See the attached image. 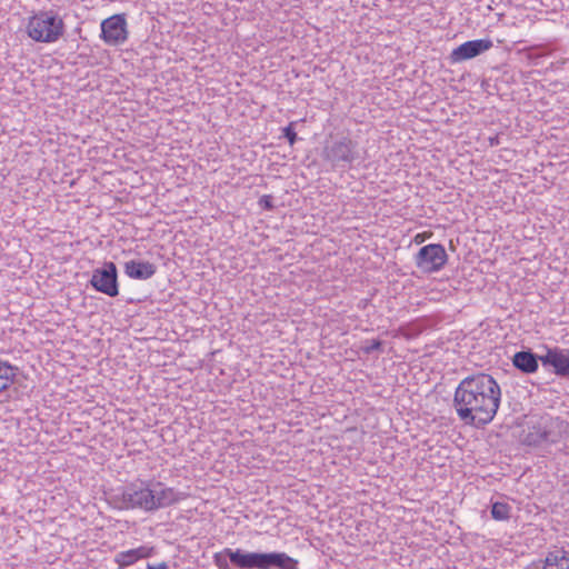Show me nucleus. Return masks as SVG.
Segmentation results:
<instances>
[{"mask_svg": "<svg viewBox=\"0 0 569 569\" xmlns=\"http://www.w3.org/2000/svg\"><path fill=\"white\" fill-rule=\"evenodd\" d=\"M500 402L499 383L483 372L462 379L453 396V408L459 419L476 428H482L493 420Z\"/></svg>", "mask_w": 569, "mask_h": 569, "instance_id": "1", "label": "nucleus"}, {"mask_svg": "<svg viewBox=\"0 0 569 569\" xmlns=\"http://www.w3.org/2000/svg\"><path fill=\"white\" fill-rule=\"evenodd\" d=\"M566 423L559 418L540 417L529 419L521 431L520 440L526 446L557 443L566 433Z\"/></svg>", "mask_w": 569, "mask_h": 569, "instance_id": "2", "label": "nucleus"}, {"mask_svg": "<svg viewBox=\"0 0 569 569\" xmlns=\"http://www.w3.org/2000/svg\"><path fill=\"white\" fill-rule=\"evenodd\" d=\"M64 22L54 10H40L28 19L27 34L36 42L53 43L64 33Z\"/></svg>", "mask_w": 569, "mask_h": 569, "instance_id": "3", "label": "nucleus"}, {"mask_svg": "<svg viewBox=\"0 0 569 569\" xmlns=\"http://www.w3.org/2000/svg\"><path fill=\"white\" fill-rule=\"evenodd\" d=\"M322 158L335 169L346 170L353 162L363 160L357 141L348 136H341L327 140L322 150Z\"/></svg>", "mask_w": 569, "mask_h": 569, "instance_id": "4", "label": "nucleus"}, {"mask_svg": "<svg viewBox=\"0 0 569 569\" xmlns=\"http://www.w3.org/2000/svg\"><path fill=\"white\" fill-rule=\"evenodd\" d=\"M153 496L149 492L148 481L131 483L120 493L112 497L117 508L123 510L140 509L146 512H152Z\"/></svg>", "mask_w": 569, "mask_h": 569, "instance_id": "5", "label": "nucleus"}, {"mask_svg": "<svg viewBox=\"0 0 569 569\" xmlns=\"http://www.w3.org/2000/svg\"><path fill=\"white\" fill-rule=\"evenodd\" d=\"M448 261L446 249L440 243L423 246L415 256L416 267L423 273L440 271Z\"/></svg>", "mask_w": 569, "mask_h": 569, "instance_id": "6", "label": "nucleus"}, {"mask_svg": "<svg viewBox=\"0 0 569 569\" xmlns=\"http://www.w3.org/2000/svg\"><path fill=\"white\" fill-rule=\"evenodd\" d=\"M90 284L99 292L109 297L119 295L118 270L113 262H104L101 268L93 270Z\"/></svg>", "mask_w": 569, "mask_h": 569, "instance_id": "7", "label": "nucleus"}, {"mask_svg": "<svg viewBox=\"0 0 569 569\" xmlns=\"http://www.w3.org/2000/svg\"><path fill=\"white\" fill-rule=\"evenodd\" d=\"M101 38L110 46L123 43L128 39L124 14H114L101 22Z\"/></svg>", "mask_w": 569, "mask_h": 569, "instance_id": "8", "label": "nucleus"}, {"mask_svg": "<svg viewBox=\"0 0 569 569\" xmlns=\"http://www.w3.org/2000/svg\"><path fill=\"white\" fill-rule=\"evenodd\" d=\"M149 492L153 499L152 510H159L174 505L186 498V493L176 490L174 488L167 487L160 481H148Z\"/></svg>", "mask_w": 569, "mask_h": 569, "instance_id": "9", "label": "nucleus"}, {"mask_svg": "<svg viewBox=\"0 0 569 569\" xmlns=\"http://www.w3.org/2000/svg\"><path fill=\"white\" fill-rule=\"evenodd\" d=\"M545 368H552V372L560 378H569V348H547L540 357Z\"/></svg>", "mask_w": 569, "mask_h": 569, "instance_id": "10", "label": "nucleus"}, {"mask_svg": "<svg viewBox=\"0 0 569 569\" xmlns=\"http://www.w3.org/2000/svg\"><path fill=\"white\" fill-rule=\"evenodd\" d=\"M493 47L490 39H477L463 42L452 50L451 61L461 62L480 56Z\"/></svg>", "mask_w": 569, "mask_h": 569, "instance_id": "11", "label": "nucleus"}, {"mask_svg": "<svg viewBox=\"0 0 569 569\" xmlns=\"http://www.w3.org/2000/svg\"><path fill=\"white\" fill-rule=\"evenodd\" d=\"M153 553L154 547L140 546L134 549L118 552L114 556V562L118 563L120 568H124L136 563L140 559L150 558Z\"/></svg>", "mask_w": 569, "mask_h": 569, "instance_id": "12", "label": "nucleus"}, {"mask_svg": "<svg viewBox=\"0 0 569 569\" xmlns=\"http://www.w3.org/2000/svg\"><path fill=\"white\" fill-rule=\"evenodd\" d=\"M157 272L156 264L149 261L129 260L124 263V273L136 280H148Z\"/></svg>", "mask_w": 569, "mask_h": 569, "instance_id": "13", "label": "nucleus"}, {"mask_svg": "<svg viewBox=\"0 0 569 569\" xmlns=\"http://www.w3.org/2000/svg\"><path fill=\"white\" fill-rule=\"evenodd\" d=\"M541 356H537L530 349L520 350L512 357V365L525 375L537 372Z\"/></svg>", "mask_w": 569, "mask_h": 569, "instance_id": "14", "label": "nucleus"}, {"mask_svg": "<svg viewBox=\"0 0 569 569\" xmlns=\"http://www.w3.org/2000/svg\"><path fill=\"white\" fill-rule=\"evenodd\" d=\"M543 569H569V551L558 549L549 552L545 559Z\"/></svg>", "mask_w": 569, "mask_h": 569, "instance_id": "15", "label": "nucleus"}, {"mask_svg": "<svg viewBox=\"0 0 569 569\" xmlns=\"http://www.w3.org/2000/svg\"><path fill=\"white\" fill-rule=\"evenodd\" d=\"M18 371V367L11 366L7 361H0V395L14 382Z\"/></svg>", "mask_w": 569, "mask_h": 569, "instance_id": "16", "label": "nucleus"}, {"mask_svg": "<svg viewBox=\"0 0 569 569\" xmlns=\"http://www.w3.org/2000/svg\"><path fill=\"white\" fill-rule=\"evenodd\" d=\"M491 516L495 520H507L510 517V506L505 502H495L491 507Z\"/></svg>", "mask_w": 569, "mask_h": 569, "instance_id": "17", "label": "nucleus"}, {"mask_svg": "<svg viewBox=\"0 0 569 569\" xmlns=\"http://www.w3.org/2000/svg\"><path fill=\"white\" fill-rule=\"evenodd\" d=\"M381 346H382V341H380L378 339L366 340L360 349L365 355H370L373 351L379 350L381 348Z\"/></svg>", "mask_w": 569, "mask_h": 569, "instance_id": "18", "label": "nucleus"}, {"mask_svg": "<svg viewBox=\"0 0 569 569\" xmlns=\"http://www.w3.org/2000/svg\"><path fill=\"white\" fill-rule=\"evenodd\" d=\"M283 136L288 139L290 146H293L297 140V133L293 130L292 126H288L283 129Z\"/></svg>", "mask_w": 569, "mask_h": 569, "instance_id": "19", "label": "nucleus"}, {"mask_svg": "<svg viewBox=\"0 0 569 569\" xmlns=\"http://www.w3.org/2000/svg\"><path fill=\"white\" fill-rule=\"evenodd\" d=\"M259 204L263 209H267V210L272 209L273 208L272 197L271 196H263V197H261L260 200H259Z\"/></svg>", "mask_w": 569, "mask_h": 569, "instance_id": "20", "label": "nucleus"}, {"mask_svg": "<svg viewBox=\"0 0 569 569\" xmlns=\"http://www.w3.org/2000/svg\"><path fill=\"white\" fill-rule=\"evenodd\" d=\"M168 565L166 562H160L158 565H151V563H148L147 565V569H168Z\"/></svg>", "mask_w": 569, "mask_h": 569, "instance_id": "21", "label": "nucleus"}, {"mask_svg": "<svg viewBox=\"0 0 569 569\" xmlns=\"http://www.w3.org/2000/svg\"><path fill=\"white\" fill-rule=\"evenodd\" d=\"M425 238H426V237H425L423 234H420V233H419V234H417V236L415 237V242H416V243H421L422 241H425Z\"/></svg>", "mask_w": 569, "mask_h": 569, "instance_id": "22", "label": "nucleus"}]
</instances>
